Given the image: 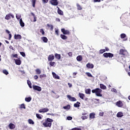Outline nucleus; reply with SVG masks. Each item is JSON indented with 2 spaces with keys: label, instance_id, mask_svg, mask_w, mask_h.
Returning <instances> with one entry per match:
<instances>
[{
  "label": "nucleus",
  "instance_id": "1",
  "mask_svg": "<svg viewBox=\"0 0 130 130\" xmlns=\"http://www.w3.org/2000/svg\"><path fill=\"white\" fill-rule=\"evenodd\" d=\"M52 122H53V120L52 119L47 118L45 120L44 122L43 123V125H44L45 127H51Z\"/></svg>",
  "mask_w": 130,
  "mask_h": 130
},
{
  "label": "nucleus",
  "instance_id": "2",
  "mask_svg": "<svg viewBox=\"0 0 130 130\" xmlns=\"http://www.w3.org/2000/svg\"><path fill=\"white\" fill-rule=\"evenodd\" d=\"M92 93H95L96 96H98V97H102V89L100 88H95L94 89H92L91 90Z\"/></svg>",
  "mask_w": 130,
  "mask_h": 130
},
{
  "label": "nucleus",
  "instance_id": "3",
  "mask_svg": "<svg viewBox=\"0 0 130 130\" xmlns=\"http://www.w3.org/2000/svg\"><path fill=\"white\" fill-rule=\"evenodd\" d=\"M103 56L106 58H108V57H109V58H112V57L114 56V55L111 53H104Z\"/></svg>",
  "mask_w": 130,
  "mask_h": 130
},
{
  "label": "nucleus",
  "instance_id": "4",
  "mask_svg": "<svg viewBox=\"0 0 130 130\" xmlns=\"http://www.w3.org/2000/svg\"><path fill=\"white\" fill-rule=\"evenodd\" d=\"M126 53H127V51H126V50L125 49H121L119 50V54L120 55H123V56H125V55H126Z\"/></svg>",
  "mask_w": 130,
  "mask_h": 130
},
{
  "label": "nucleus",
  "instance_id": "5",
  "mask_svg": "<svg viewBox=\"0 0 130 130\" xmlns=\"http://www.w3.org/2000/svg\"><path fill=\"white\" fill-rule=\"evenodd\" d=\"M32 88L34 90H35L36 91H38L39 92H40L42 90V88H41V87L37 85H33Z\"/></svg>",
  "mask_w": 130,
  "mask_h": 130
},
{
  "label": "nucleus",
  "instance_id": "6",
  "mask_svg": "<svg viewBox=\"0 0 130 130\" xmlns=\"http://www.w3.org/2000/svg\"><path fill=\"white\" fill-rule=\"evenodd\" d=\"M50 3L52 6H57L58 5V2L57 0H51Z\"/></svg>",
  "mask_w": 130,
  "mask_h": 130
},
{
  "label": "nucleus",
  "instance_id": "7",
  "mask_svg": "<svg viewBox=\"0 0 130 130\" xmlns=\"http://www.w3.org/2000/svg\"><path fill=\"white\" fill-rule=\"evenodd\" d=\"M11 17L12 18H15V16H14V15L12 14L11 13H10L9 14H7L6 16L5 19H6V20H10L11 19Z\"/></svg>",
  "mask_w": 130,
  "mask_h": 130
},
{
  "label": "nucleus",
  "instance_id": "8",
  "mask_svg": "<svg viewBox=\"0 0 130 130\" xmlns=\"http://www.w3.org/2000/svg\"><path fill=\"white\" fill-rule=\"evenodd\" d=\"M61 31L64 35H69L70 34V30H66L64 28H61Z\"/></svg>",
  "mask_w": 130,
  "mask_h": 130
},
{
  "label": "nucleus",
  "instance_id": "9",
  "mask_svg": "<svg viewBox=\"0 0 130 130\" xmlns=\"http://www.w3.org/2000/svg\"><path fill=\"white\" fill-rule=\"evenodd\" d=\"M67 96L68 98V99L70 100V101H72V102L77 101V99H76L75 97H72V96L69 94H68Z\"/></svg>",
  "mask_w": 130,
  "mask_h": 130
},
{
  "label": "nucleus",
  "instance_id": "10",
  "mask_svg": "<svg viewBox=\"0 0 130 130\" xmlns=\"http://www.w3.org/2000/svg\"><path fill=\"white\" fill-rule=\"evenodd\" d=\"M54 59V55L53 54H50L48 57V61H52Z\"/></svg>",
  "mask_w": 130,
  "mask_h": 130
},
{
  "label": "nucleus",
  "instance_id": "11",
  "mask_svg": "<svg viewBox=\"0 0 130 130\" xmlns=\"http://www.w3.org/2000/svg\"><path fill=\"white\" fill-rule=\"evenodd\" d=\"M125 37H126V35H125V34H121L120 35V38L121 39H123V41H126V40H127V38H125Z\"/></svg>",
  "mask_w": 130,
  "mask_h": 130
},
{
  "label": "nucleus",
  "instance_id": "12",
  "mask_svg": "<svg viewBox=\"0 0 130 130\" xmlns=\"http://www.w3.org/2000/svg\"><path fill=\"white\" fill-rule=\"evenodd\" d=\"M14 39L18 40H21V39H22V36H21L20 35H16L15 34L14 35Z\"/></svg>",
  "mask_w": 130,
  "mask_h": 130
},
{
  "label": "nucleus",
  "instance_id": "13",
  "mask_svg": "<svg viewBox=\"0 0 130 130\" xmlns=\"http://www.w3.org/2000/svg\"><path fill=\"white\" fill-rule=\"evenodd\" d=\"M116 105L118 107H122L123 106V104L122 103V102L119 101L116 102Z\"/></svg>",
  "mask_w": 130,
  "mask_h": 130
},
{
  "label": "nucleus",
  "instance_id": "14",
  "mask_svg": "<svg viewBox=\"0 0 130 130\" xmlns=\"http://www.w3.org/2000/svg\"><path fill=\"white\" fill-rule=\"evenodd\" d=\"M52 76L54 79H56L57 80H59L60 78L59 76L57 75L55 73L52 72Z\"/></svg>",
  "mask_w": 130,
  "mask_h": 130
},
{
  "label": "nucleus",
  "instance_id": "15",
  "mask_svg": "<svg viewBox=\"0 0 130 130\" xmlns=\"http://www.w3.org/2000/svg\"><path fill=\"white\" fill-rule=\"evenodd\" d=\"M14 60L15 61L16 64L17 66H20L22 62L21 61V60L18 59H14Z\"/></svg>",
  "mask_w": 130,
  "mask_h": 130
},
{
  "label": "nucleus",
  "instance_id": "16",
  "mask_svg": "<svg viewBox=\"0 0 130 130\" xmlns=\"http://www.w3.org/2000/svg\"><path fill=\"white\" fill-rule=\"evenodd\" d=\"M41 39L43 40V42H44L45 43H47V42H48V39H47L46 37H42L41 38Z\"/></svg>",
  "mask_w": 130,
  "mask_h": 130
},
{
  "label": "nucleus",
  "instance_id": "17",
  "mask_svg": "<svg viewBox=\"0 0 130 130\" xmlns=\"http://www.w3.org/2000/svg\"><path fill=\"white\" fill-rule=\"evenodd\" d=\"M86 67L88 68V69H93L94 68V64H91L90 63H88L86 64Z\"/></svg>",
  "mask_w": 130,
  "mask_h": 130
},
{
  "label": "nucleus",
  "instance_id": "18",
  "mask_svg": "<svg viewBox=\"0 0 130 130\" xmlns=\"http://www.w3.org/2000/svg\"><path fill=\"white\" fill-rule=\"evenodd\" d=\"M19 24L21 27H24L25 26V23L23 22L22 18L20 19Z\"/></svg>",
  "mask_w": 130,
  "mask_h": 130
},
{
  "label": "nucleus",
  "instance_id": "19",
  "mask_svg": "<svg viewBox=\"0 0 130 130\" xmlns=\"http://www.w3.org/2000/svg\"><path fill=\"white\" fill-rule=\"evenodd\" d=\"M76 59L78 61H82L83 60V57L82 55H79L77 57Z\"/></svg>",
  "mask_w": 130,
  "mask_h": 130
},
{
  "label": "nucleus",
  "instance_id": "20",
  "mask_svg": "<svg viewBox=\"0 0 130 130\" xmlns=\"http://www.w3.org/2000/svg\"><path fill=\"white\" fill-rule=\"evenodd\" d=\"M100 87L102 90H106V86L104 85L103 84H100Z\"/></svg>",
  "mask_w": 130,
  "mask_h": 130
},
{
  "label": "nucleus",
  "instance_id": "21",
  "mask_svg": "<svg viewBox=\"0 0 130 130\" xmlns=\"http://www.w3.org/2000/svg\"><path fill=\"white\" fill-rule=\"evenodd\" d=\"M9 128L10 129H14L15 128V124L11 123L9 124Z\"/></svg>",
  "mask_w": 130,
  "mask_h": 130
},
{
  "label": "nucleus",
  "instance_id": "22",
  "mask_svg": "<svg viewBox=\"0 0 130 130\" xmlns=\"http://www.w3.org/2000/svg\"><path fill=\"white\" fill-rule=\"evenodd\" d=\"M30 14L32 15V16L34 17L33 22H36V21H37V20H36V19H37V17H36V15H35V14L33 13V12H31Z\"/></svg>",
  "mask_w": 130,
  "mask_h": 130
},
{
  "label": "nucleus",
  "instance_id": "23",
  "mask_svg": "<svg viewBox=\"0 0 130 130\" xmlns=\"http://www.w3.org/2000/svg\"><path fill=\"white\" fill-rule=\"evenodd\" d=\"M123 116V113L121 112H119L117 114V117H122Z\"/></svg>",
  "mask_w": 130,
  "mask_h": 130
},
{
  "label": "nucleus",
  "instance_id": "24",
  "mask_svg": "<svg viewBox=\"0 0 130 130\" xmlns=\"http://www.w3.org/2000/svg\"><path fill=\"white\" fill-rule=\"evenodd\" d=\"M47 27H48V28H50V29L51 31L53 30V25L52 24H47Z\"/></svg>",
  "mask_w": 130,
  "mask_h": 130
},
{
  "label": "nucleus",
  "instance_id": "25",
  "mask_svg": "<svg viewBox=\"0 0 130 130\" xmlns=\"http://www.w3.org/2000/svg\"><path fill=\"white\" fill-rule=\"evenodd\" d=\"M79 96L80 98H81V99L83 100L84 97H85V94L84 93H79Z\"/></svg>",
  "mask_w": 130,
  "mask_h": 130
},
{
  "label": "nucleus",
  "instance_id": "26",
  "mask_svg": "<svg viewBox=\"0 0 130 130\" xmlns=\"http://www.w3.org/2000/svg\"><path fill=\"white\" fill-rule=\"evenodd\" d=\"M57 13L59 15H60V16H62L63 15V12L62 11L59 9V8H58Z\"/></svg>",
  "mask_w": 130,
  "mask_h": 130
},
{
  "label": "nucleus",
  "instance_id": "27",
  "mask_svg": "<svg viewBox=\"0 0 130 130\" xmlns=\"http://www.w3.org/2000/svg\"><path fill=\"white\" fill-rule=\"evenodd\" d=\"M60 37L63 40H66V39H68V37H67L64 35H60Z\"/></svg>",
  "mask_w": 130,
  "mask_h": 130
},
{
  "label": "nucleus",
  "instance_id": "28",
  "mask_svg": "<svg viewBox=\"0 0 130 130\" xmlns=\"http://www.w3.org/2000/svg\"><path fill=\"white\" fill-rule=\"evenodd\" d=\"M63 109H66L67 110H69L71 109V105H68L66 106L63 107Z\"/></svg>",
  "mask_w": 130,
  "mask_h": 130
},
{
  "label": "nucleus",
  "instance_id": "29",
  "mask_svg": "<svg viewBox=\"0 0 130 130\" xmlns=\"http://www.w3.org/2000/svg\"><path fill=\"white\" fill-rule=\"evenodd\" d=\"M35 72L37 75H40V74H41V70L39 69H36Z\"/></svg>",
  "mask_w": 130,
  "mask_h": 130
},
{
  "label": "nucleus",
  "instance_id": "30",
  "mask_svg": "<svg viewBox=\"0 0 130 130\" xmlns=\"http://www.w3.org/2000/svg\"><path fill=\"white\" fill-rule=\"evenodd\" d=\"M55 58H56L57 59H60V54H58L57 53H55Z\"/></svg>",
  "mask_w": 130,
  "mask_h": 130
},
{
  "label": "nucleus",
  "instance_id": "31",
  "mask_svg": "<svg viewBox=\"0 0 130 130\" xmlns=\"http://www.w3.org/2000/svg\"><path fill=\"white\" fill-rule=\"evenodd\" d=\"M80 104H81V103L80 102H77L76 103L74 104V107H76V108L80 107Z\"/></svg>",
  "mask_w": 130,
  "mask_h": 130
},
{
  "label": "nucleus",
  "instance_id": "32",
  "mask_svg": "<svg viewBox=\"0 0 130 130\" xmlns=\"http://www.w3.org/2000/svg\"><path fill=\"white\" fill-rule=\"evenodd\" d=\"M89 117L90 118L93 119L95 118V113H91L89 114Z\"/></svg>",
  "mask_w": 130,
  "mask_h": 130
},
{
  "label": "nucleus",
  "instance_id": "33",
  "mask_svg": "<svg viewBox=\"0 0 130 130\" xmlns=\"http://www.w3.org/2000/svg\"><path fill=\"white\" fill-rule=\"evenodd\" d=\"M76 6L78 11H81V10H82L83 8H82V6H81V5H80L79 4H77Z\"/></svg>",
  "mask_w": 130,
  "mask_h": 130
},
{
  "label": "nucleus",
  "instance_id": "34",
  "mask_svg": "<svg viewBox=\"0 0 130 130\" xmlns=\"http://www.w3.org/2000/svg\"><path fill=\"white\" fill-rule=\"evenodd\" d=\"M25 100L26 102H30L32 100V98L31 97L25 98Z\"/></svg>",
  "mask_w": 130,
  "mask_h": 130
},
{
  "label": "nucleus",
  "instance_id": "35",
  "mask_svg": "<svg viewBox=\"0 0 130 130\" xmlns=\"http://www.w3.org/2000/svg\"><path fill=\"white\" fill-rule=\"evenodd\" d=\"M36 117L38 119H42V116L40 114H36Z\"/></svg>",
  "mask_w": 130,
  "mask_h": 130
},
{
  "label": "nucleus",
  "instance_id": "36",
  "mask_svg": "<svg viewBox=\"0 0 130 130\" xmlns=\"http://www.w3.org/2000/svg\"><path fill=\"white\" fill-rule=\"evenodd\" d=\"M86 94H91V89L88 88L85 90Z\"/></svg>",
  "mask_w": 130,
  "mask_h": 130
},
{
  "label": "nucleus",
  "instance_id": "37",
  "mask_svg": "<svg viewBox=\"0 0 130 130\" xmlns=\"http://www.w3.org/2000/svg\"><path fill=\"white\" fill-rule=\"evenodd\" d=\"M27 85H28V87H29V88H32V84L31 83V81L27 80Z\"/></svg>",
  "mask_w": 130,
  "mask_h": 130
},
{
  "label": "nucleus",
  "instance_id": "38",
  "mask_svg": "<svg viewBox=\"0 0 130 130\" xmlns=\"http://www.w3.org/2000/svg\"><path fill=\"white\" fill-rule=\"evenodd\" d=\"M49 64L50 67H54L55 66V62H52V61H50Z\"/></svg>",
  "mask_w": 130,
  "mask_h": 130
},
{
  "label": "nucleus",
  "instance_id": "39",
  "mask_svg": "<svg viewBox=\"0 0 130 130\" xmlns=\"http://www.w3.org/2000/svg\"><path fill=\"white\" fill-rule=\"evenodd\" d=\"M86 75L87 76V77H90V78H93V75L90 73V72H86Z\"/></svg>",
  "mask_w": 130,
  "mask_h": 130
},
{
  "label": "nucleus",
  "instance_id": "40",
  "mask_svg": "<svg viewBox=\"0 0 130 130\" xmlns=\"http://www.w3.org/2000/svg\"><path fill=\"white\" fill-rule=\"evenodd\" d=\"M28 122L29 123V124H34V121L31 119H29L28 120Z\"/></svg>",
  "mask_w": 130,
  "mask_h": 130
},
{
  "label": "nucleus",
  "instance_id": "41",
  "mask_svg": "<svg viewBox=\"0 0 130 130\" xmlns=\"http://www.w3.org/2000/svg\"><path fill=\"white\" fill-rule=\"evenodd\" d=\"M33 8H35V4H36V0H31Z\"/></svg>",
  "mask_w": 130,
  "mask_h": 130
},
{
  "label": "nucleus",
  "instance_id": "42",
  "mask_svg": "<svg viewBox=\"0 0 130 130\" xmlns=\"http://www.w3.org/2000/svg\"><path fill=\"white\" fill-rule=\"evenodd\" d=\"M43 112L45 113L49 111V109L48 108H43Z\"/></svg>",
  "mask_w": 130,
  "mask_h": 130
},
{
  "label": "nucleus",
  "instance_id": "43",
  "mask_svg": "<svg viewBox=\"0 0 130 130\" xmlns=\"http://www.w3.org/2000/svg\"><path fill=\"white\" fill-rule=\"evenodd\" d=\"M40 33H42V35H44V34H45V31H44V29L42 28L40 29Z\"/></svg>",
  "mask_w": 130,
  "mask_h": 130
},
{
  "label": "nucleus",
  "instance_id": "44",
  "mask_svg": "<svg viewBox=\"0 0 130 130\" xmlns=\"http://www.w3.org/2000/svg\"><path fill=\"white\" fill-rule=\"evenodd\" d=\"M3 74H5V75H9V72H8V71H7V70H4L3 71Z\"/></svg>",
  "mask_w": 130,
  "mask_h": 130
},
{
  "label": "nucleus",
  "instance_id": "45",
  "mask_svg": "<svg viewBox=\"0 0 130 130\" xmlns=\"http://www.w3.org/2000/svg\"><path fill=\"white\" fill-rule=\"evenodd\" d=\"M20 54L21 55H22V56H23V57H25V56H26V54H25V53L23 52H20Z\"/></svg>",
  "mask_w": 130,
  "mask_h": 130
},
{
  "label": "nucleus",
  "instance_id": "46",
  "mask_svg": "<svg viewBox=\"0 0 130 130\" xmlns=\"http://www.w3.org/2000/svg\"><path fill=\"white\" fill-rule=\"evenodd\" d=\"M106 52V50L105 49H101L100 50V53H101V54H102V53H104V52Z\"/></svg>",
  "mask_w": 130,
  "mask_h": 130
},
{
  "label": "nucleus",
  "instance_id": "47",
  "mask_svg": "<svg viewBox=\"0 0 130 130\" xmlns=\"http://www.w3.org/2000/svg\"><path fill=\"white\" fill-rule=\"evenodd\" d=\"M81 118L83 119V120H85V119H87V118H88V117H87V116H82Z\"/></svg>",
  "mask_w": 130,
  "mask_h": 130
},
{
  "label": "nucleus",
  "instance_id": "48",
  "mask_svg": "<svg viewBox=\"0 0 130 130\" xmlns=\"http://www.w3.org/2000/svg\"><path fill=\"white\" fill-rule=\"evenodd\" d=\"M20 108H23L24 109H25L26 108V107L25 106V104H22L20 106Z\"/></svg>",
  "mask_w": 130,
  "mask_h": 130
},
{
  "label": "nucleus",
  "instance_id": "49",
  "mask_svg": "<svg viewBox=\"0 0 130 130\" xmlns=\"http://www.w3.org/2000/svg\"><path fill=\"white\" fill-rule=\"evenodd\" d=\"M45 77H46V75L45 74L40 75V79H42V78H45Z\"/></svg>",
  "mask_w": 130,
  "mask_h": 130
},
{
  "label": "nucleus",
  "instance_id": "50",
  "mask_svg": "<svg viewBox=\"0 0 130 130\" xmlns=\"http://www.w3.org/2000/svg\"><path fill=\"white\" fill-rule=\"evenodd\" d=\"M71 130H82L81 128L75 127L72 128Z\"/></svg>",
  "mask_w": 130,
  "mask_h": 130
},
{
  "label": "nucleus",
  "instance_id": "51",
  "mask_svg": "<svg viewBox=\"0 0 130 130\" xmlns=\"http://www.w3.org/2000/svg\"><path fill=\"white\" fill-rule=\"evenodd\" d=\"M12 56L13 57H16V58H18V54H12Z\"/></svg>",
  "mask_w": 130,
  "mask_h": 130
},
{
  "label": "nucleus",
  "instance_id": "52",
  "mask_svg": "<svg viewBox=\"0 0 130 130\" xmlns=\"http://www.w3.org/2000/svg\"><path fill=\"white\" fill-rule=\"evenodd\" d=\"M16 17L17 20H20V19H21V16L20 15H16Z\"/></svg>",
  "mask_w": 130,
  "mask_h": 130
},
{
  "label": "nucleus",
  "instance_id": "53",
  "mask_svg": "<svg viewBox=\"0 0 130 130\" xmlns=\"http://www.w3.org/2000/svg\"><path fill=\"white\" fill-rule=\"evenodd\" d=\"M68 120H72L73 119V117L71 116H68L67 117Z\"/></svg>",
  "mask_w": 130,
  "mask_h": 130
},
{
  "label": "nucleus",
  "instance_id": "54",
  "mask_svg": "<svg viewBox=\"0 0 130 130\" xmlns=\"http://www.w3.org/2000/svg\"><path fill=\"white\" fill-rule=\"evenodd\" d=\"M42 2L44 4H47V3H48V0H42Z\"/></svg>",
  "mask_w": 130,
  "mask_h": 130
},
{
  "label": "nucleus",
  "instance_id": "55",
  "mask_svg": "<svg viewBox=\"0 0 130 130\" xmlns=\"http://www.w3.org/2000/svg\"><path fill=\"white\" fill-rule=\"evenodd\" d=\"M11 38H12V34H9V40H11Z\"/></svg>",
  "mask_w": 130,
  "mask_h": 130
},
{
  "label": "nucleus",
  "instance_id": "56",
  "mask_svg": "<svg viewBox=\"0 0 130 130\" xmlns=\"http://www.w3.org/2000/svg\"><path fill=\"white\" fill-rule=\"evenodd\" d=\"M99 115L100 116H103V115H104V112H100Z\"/></svg>",
  "mask_w": 130,
  "mask_h": 130
},
{
  "label": "nucleus",
  "instance_id": "57",
  "mask_svg": "<svg viewBox=\"0 0 130 130\" xmlns=\"http://www.w3.org/2000/svg\"><path fill=\"white\" fill-rule=\"evenodd\" d=\"M68 55L70 57L73 56V53L72 52H69L68 53Z\"/></svg>",
  "mask_w": 130,
  "mask_h": 130
},
{
  "label": "nucleus",
  "instance_id": "58",
  "mask_svg": "<svg viewBox=\"0 0 130 130\" xmlns=\"http://www.w3.org/2000/svg\"><path fill=\"white\" fill-rule=\"evenodd\" d=\"M94 3H100L101 0H93Z\"/></svg>",
  "mask_w": 130,
  "mask_h": 130
},
{
  "label": "nucleus",
  "instance_id": "59",
  "mask_svg": "<svg viewBox=\"0 0 130 130\" xmlns=\"http://www.w3.org/2000/svg\"><path fill=\"white\" fill-rule=\"evenodd\" d=\"M34 78L35 80H37V79H38V75H35L34 76Z\"/></svg>",
  "mask_w": 130,
  "mask_h": 130
},
{
  "label": "nucleus",
  "instance_id": "60",
  "mask_svg": "<svg viewBox=\"0 0 130 130\" xmlns=\"http://www.w3.org/2000/svg\"><path fill=\"white\" fill-rule=\"evenodd\" d=\"M68 86H69V88H72V83H68Z\"/></svg>",
  "mask_w": 130,
  "mask_h": 130
},
{
  "label": "nucleus",
  "instance_id": "61",
  "mask_svg": "<svg viewBox=\"0 0 130 130\" xmlns=\"http://www.w3.org/2000/svg\"><path fill=\"white\" fill-rule=\"evenodd\" d=\"M105 50H106V51H109V48H108V47H106Z\"/></svg>",
  "mask_w": 130,
  "mask_h": 130
},
{
  "label": "nucleus",
  "instance_id": "62",
  "mask_svg": "<svg viewBox=\"0 0 130 130\" xmlns=\"http://www.w3.org/2000/svg\"><path fill=\"white\" fill-rule=\"evenodd\" d=\"M39 112L40 113H42V112H43V109H41L39 110Z\"/></svg>",
  "mask_w": 130,
  "mask_h": 130
},
{
  "label": "nucleus",
  "instance_id": "63",
  "mask_svg": "<svg viewBox=\"0 0 130 130\" xmlns=\"http://www.w3.org/2000/svg\"><path fill=\"white\" fill-rule=\"evenodd\" d=\"M47 115H52V116H53L54 115V114L53 113H48L47 114Z\"/></svg>",
  "mask_w": 130,
  "mask_h": 130
},
{
  "label": "nucleus",
  "instance_id": "64",
  "mask_svg": "<svg viewBox=\"0 0 130 130\" xmlns=\"http://www.w3.org/2000/svg\"><path fill=\"white\" fill-rule=\"evenodd\" d=\"M55 33H56V35H59V34H58V30H55Z\"/></svg>",
  "mask_w": 130,
  "mask_h": 130
}]
</instances>
